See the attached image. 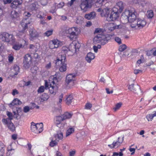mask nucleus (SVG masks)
Here are the masks:
<instances>
[{"label": "nucleus", "instance_id": "obj_47", "mask_svg": "<svg viewBox=\"0 0 156 156\" xmlns=\"http://www.w3.org/2000/svg\"><path fill=\"white\" fill-rule=\"evenodd\" d=\"M57 144V141L56 140H52L50 143V145L52 147H54Z\"/></svg>", "mask_w": 156, "mask_h": 156}, {"label": "nucleus", "instance_id": "obj_17", "mask_svg": "<svg viewBox=\"0 0 156 156\" xmlns=\"http://www.w3.org/2000/svg\"><path fill=\"white\" fill-rule=\"evenodd\" d=\"M119 13L111 12L109 17H108L107 20L108 21H113L116 20L119 17Z\"/></svg>", "mask_w": 156, "mask_h": 156}, {"label": "nucleus", "instance_id": "obj_26", "mask_svg": "<svg viewBox=\"0 0 156 156\" xmlns=\"http://www.w3.org/2000/svg\"><path fill=\"white\" fill-rule=\"evenodd\" d=\"M64 120L62 116H58L56 117L55 119V122L57 125H58L60 124Z\"/></svg>", "mask_w": 156, "mask_h": 156}, {"label": "nucleus", "instance_id": "obj_52", "mask_svg": "<svg viewBox=\"0 0 156 156\" xmlns=\"http://www.w3.org/2000/svg\"><path fill=\"white\" fill-rule=\"evenodd\" d=\"M92 106L91 104L89 103H87L85 105V108L88 109H90Z\"/></svg>", "mask_w": 156, "mask_h": 156}, {"label": "nucleus", "instance_id": "obj_51", "mask_svg": "<svg viewBox=\"0 0 156 156\" xmlns=\"http://www.w3.org/2000/svg\"><path fill=\"white\" fill-rule=\"evenodd\" d=\"M115 41L119 44H122V41L121 39L118 37H116L115 38Z\"/></svg>", "mask_w": 156, "mask_h": 156}, {"label": "nucleus", "instance_id": "obj_16", "mask_svg": "<svg viewBox=\"0 0 156 156\" xmlns=\"http://www.w3.org/2000/svg\"><path fill=\"white\" fill-rule=\"evenodd\" d=\"M29 35L30 39L32 40L38 37L39 34L35 29L32 28L29 30Z\"/></svg>", "mask_w": 156, "mask_h": 156}, {"label": "nucleus", "instance_id": "obj_63", "mask_svg": "<svg viewBox=\"0 0 156 156\" xmlns=\"http://www.w3.org/2000/svg\"><path fill=\"white\" fill-rule=\"evenodd\" d=\"M9 57V62H12L13 59V56L11 55H9L8 56Z\"/></svg>", "mask_w": 156, "mask_h": 156}, {"label": "nucleus", "instance_id": "obj_30", "mask_svg": "<svg viewBox=\"0 0 156 156\" xmlns=\"http://www.w3.org/2000/svg\"><path fill=\"white\" fill-rule=\"evenodd\" d=\"M116 6L119 9V12H121L124 8L123 3L122 2H119Z\"/></svg>", "mask_w": 156, "mask_h": 156}, {"label": "nucleus", "instance_id": "obj_8", "mask_svg": "<svg viewBox=\"0 0 156 156\" xmlns=\"http://www.w3.org/2000/svg\"><path fill=\"white\" fill-rule=\"evenodd\" d=\"M75 75L72 74L68 75L66 80L65 84L67 87L71 88L74 85Z\"/></svg>", "mask_w": 156, "mask_h": 156}, {"label": "nucleus", "instance_id": "obj_28", "mask_svg": "<svg viewBox=\"0 0 156 156\" xmlns=\"http://www.w3.org/2000/svg\"><path fill=\"white\" fill-rule=\"evenodd\" d=\"M73 100V95L70 94L67 96L66 100V104L68 105H70L72 102Z\"/></svg>", "mask_w": 156, "mask_h": 156}, {"label": "nucleus", "instance_id": "obj_53", "mask_svg": "<svg viewBox=\"0 0 156 156\" xmlns=\"http://www.w3.org/2000/svg\"><path fill=\"white\" fill-rule=\"evenodd\" d=\"M29 107L28 106H26L23 108V111L25 113H27L30 111Z\"/></svg>", "mask_w": 156, "mask_h": 156}, {"label": "nucleus", "instance_id": "obj_44", "mask_svg": "<svg viewBox=\"0 0 156 156\" xmlns=\"http://www.w3.org/2000/svg\"><path fill=\"white\" fill-rule=\"evenodd\" d=\"M83 19L81 17L78 18L76 20V23L77 24L82 23L83 21Z\"/></svg>", "mask_w": 156, "mask_h": 156}, {"label": "nucleus", "instance_id": "obj_19", "mask_svg": "<svg viewBox=\"0 0 156 156\" xmlns=\"http://www.w3.org/2000/svg\"><path fill=\"white\" fill-rule=\"evenodd\" d=\"M21 0H14L11 4V7L12 8L16 9L17 7L21 4Z\"/></svg>", "mask_w": 156, "mask_h": 156}, {"label": "nucleus", "instance_id": "obj_11", "mask_svg": "<svg viewBox=\"0 0 156 156\" xmlns=\"http://www.w3.org/2000/svg\"><path fill=\"white\" fill-rule=\"evenodd\" d=\"M2 121L4 124L7 125L9 129L11 131H14L15 130V126L10 120L8 119H3Z\"/></svg>", "mask_w": 156, "mask_h": 156}, {"label": "nucleus", "instance_id": "obj_38", "mask_svg": "<svg viewBox=\"0 0 156 156\" xmlns=\"http://www.w3.org/2000/svg\"><path fill=\"white\" fill-rule=\"evenodd\" d=\"M52 42H54L53 44L55 47L57 48L60 45V41L57 39H54L52 41Z\"/></svg>", "mask_w": 156, "mask_h": 156}, {"label": "nucleus", "instance_id": "obj_15", "mask_svg": "<svg viewBox=\"0 0 156 156\" xmlns=\"http://www.w3.org/2000/svg\"><path fill=\"white\" fill-rule=\"evenodd\" d=\"M22 43L23 44L16 43L13 45L12 48L16 50H18L20 48L24 47L25 45L28 44V42L24 40L22 41Z\"/></svg>", "mask_w": 156, "mask_h": 156}, {"label": "nucleus", "instance_id": "obj_21", "mask_svg": "<svg viewBox=\"0 0 156 156\" xmlns=\"http://www.w3.org/2000/svg\"><path fill=\"white\" fill-rule=\"evenodd\" d=\"M109 9L108 8H106L102 10L101 15L102 17H106L107 19L108 17L109 16Z\"/></svg>", "mask_w": 156, "mask_h": 156}, {"label": "nucleus", "instance_id": "obj_41", "mask_svg": "<svg viewBox=\"0 0 156 156\" xmlns=\"http://www.w3.org/2000/svg\"><path fill=\"white\" fill-rule=\"evenodd\" d=\"M127 47L125 44H122L119 47V51L121 52L123 51Z\"/></svg>", "mask_w": 156, "mask_h": 156}, {"label": "nucleus", "instance_id": "obj_2", "mask_svg": "<svg viewBox=\"0 0 156 156\" xmlns=\"http://www.w3.org/2000/svg\"><path fill=\"white\" fill-rule=\"evenodd\" d=\"M137 18V13L135 10H126L122 14L121 20L124 23L129 22L132 24L135 22Z\"/></svg>", "mask_w": 156, "mask_h": 156}, {"label": "nucleus", "instance_id": "obj_14", "mask_svg": "<svg viewBox=\"0 0 156 156\" xmlns=\"http://www.w3.org/2000/svg\"><path fill=\"white\" fill-rule=\"evenodd\" d=\"M71 32L70 39L72 40H75L79 34L78 29L75 27H72Z\"/></svg>", "mask_w": 156, "mask_h": 156}, {"label": "nucleus", "instance_id": "obj_9", "mask_svg": "<svg viewBox=\"0 0 156 156\" xmlns=\"http://www.w3.org/2000/svg\"><path fill=\"white\" fill-rule=\"evenodd\" d=\"M92 6L90 0H82L80 5V7L82 10L85 12L90 9Z\"/></svg>", "mask_w": 156, "mask_h": 156}, {"label": "nucleus", "instance_id": "obj_39", "mask_svg": "<svg viewBox=\"0 0 156 156\" xmlns=\"http://www.w3.org/2000/svg\"><path fill=\"white\" fill-rule=\"evenodd\" d=\"M106 1V0H97L96 2V5L97 6L98 5H100V6H101Z\"/></svg>", "mask_w": 156, "mask_h": 156}, {"label": "nucleus", "instance_id": "obj_22", "mask_svg": "<svg viewBox=\"0 0 156 156\" xmlns=\"http://www.w3.org/2000/svg\"><path fill=\"white\" fill-rule=\"evenodd\" d=\"M49 95L46 93L43 94L39 98V100L40 101V102L38 103H41L44 101L47 100L49 98Z\"/></svg>", "mask_w": 156, "mask_h": 156}, {"label": "nucleus", "instance_id": "obj_46", "mask_svg": "<svg viewBox=\"0 0 156 156\" xmlns=\"http://www.w3.org/2000/svg\"><path fill=\"white\" fill-rule=\"evenodd\" d=\"M14 153V150L13 149H11L8 150L6 153L7 156H10Z\"/></svg>", "mask_w": 156, "mask_h": 156}, {"label": "nucleus", "instance_id": "obj_35", "mask_svg": "<svg viewBox=\"0 0 156 156\" xmlns=\"http://www.w3.org/2000/svg\"><path fill=\"white\" fill-rule=\"evenodd\" d=\"M11 16L13 19H17L19 17V14L16 11L13 10L11 12Z\"/></svg>", "mask_w": 156, "mask_h": 156}, {"label": "nucleus", "instance_id": "obj_55", "mask_svg": "<svg viewBox=\"0 0 156 156\" xmlns=\"http://www.w3.org/2000/svg\"><path fill=\"white\" fill-rule=\"evenodd\" d=\"M64 5V3L63 2H61L59 3L57 5V7L58 8H60L62 7Z\"/></svg>", "mask_w": 156, "mask_h": 156}, {"label": "nucleus", "instance_id": "obj_59", "mask_svg": "<svg viewBox=\"0 0 156 156\" xmlns=\"http://www.w3.org/2000/svg\"><path fill=\"white\" fill-rule=\"evenodd\" d=\"M51 67V63L50 62H49L45 66V68L47 69H50Z\"/></svg>", "mask_w": 156, "mask_h": 156}, {"label": "nucleus", "instance_id": "obj_7", "mask_svg": "<svg viewBox=\"0 0 156 156\" xmlns=\"http://www.w3.org/2000/svg\"><path fill=\"white\" fill-rule=\"evenodd\" d=\"M0 38L3 41L7 42L10 41L13 42L14 41V37L12 34H10L6 32H3L0 35Z\"/></svg>", "mask_w": 156, "mask_h": 156}, {"label": "nucleus", "instance_id": "obj_64", "mask_svg": "<svg viewBox=\"0 0 156 156\" xmlns=\"http://www.w3.org/2000/svg\"><path fill=\"white\" fill-rule=\"evenodd\" d=\"M75 153V152L74 151H72L69 152L70 156H74Z\"/></svg>", "mask_w": 156, "mask_h": 156}, {"label": "nucleus", "instance_id": "obj_34", "mask_svg": "<svg viewBox=\"0 0 156 156\" xmlns=\"http://www.w3.org/2000/svg\"><path fill=\"white\" fill-rule=\"evenodd\" d=\"M21 102L17 98L14 99L10 105H18L21 104Z\"/></svg>", "mask_w": 156, "mask_h": 156}, {"label": "nucleus", "instance_id": "obj_29", "mask_svg": "<svg viewBox=\"0 0 156 156\" xmlns=\"http://www.w3.org/2000/svg\"><path fill=\"white\" fill-rule=\"evenodd\" d=\"M73 115V114L71 112H66L62 115L64 120L67 119L71 118Z\"/></svg>", "mask_w": 156, "mask_h": 156}, {"label": "nucleus", "instance_id": "obj_1", "mask_svg": "<svg viewBox=\"0 0 156 156\" xmlns=\"http://www.w3.org/2000/svg\"><path fill=\"white\" fill-rule=\"evenodd\" d=\"M60 80V78L57 76L53 77V80L49 84L47 80H45V86H41L38 89L37 91L38 93H41L44 91V89H49L50 93L55 95L58 90L57 83Z\"/></svg>", "mask_w": 156, "mask_h": 156}, {"label": "nucleus", "instance_id": "obj_10", "mask_svg": "<svg viewBox=\"0 0 156 156\" xmlns=\"http://www.w3.org/2000/svg\"><path fill=\"white\" fill-rule=\"evenodd\" d=\"M31 63V57L29 54L26 55L24 57L23 66L26 68H29Z\"/></svg>", "mask_w": 156, "mask_h": 156}, {"label": "nucleus", "instance_id": "obj_4", "mask_svg": "<svg viewBox=\"0 0 156 156\" xmlns=\"http://www.w3.org/2000/svg\"><path fill=\"white\" fill-rule=\"evenodd\" d=\"M66 59V55L64 52L59 53L57 57V59L56 61L55 64L56 66H59V70L63 72L66 70V64L65 63Z\"/></svg>", "mask_w": 156, "mask_h": 156}, {"label": "nucleus", "instance_id": "obj_27", "mask_svg": "<svg viewBox=\"0 0 156 156\" xmlns=\"http://www.w3.org/2000/svg\"><path fill=\"white\" fill-rule=\"evenodd\" d=\"M54 137L56 140L58 141L59 140H61L63 138V134L62 133L60 132H58L56 134L54 135Z\"/></svg>", "mask_w": 156, "mask_h": 156}, {"label": "nucleus", "instance_id": "obj_49", "mask_svg": "<svg viewBox=\"0 0 156 156\" xmlns=\"http://www.w3.org/2000/svg\"><path fill=\"white\" fill-rule=\"evenodd\" d=\"M118 12H119V9L116 5L113 8L111 11L112 12H114L116 13H119Z\"/></svg>", "mask_w": 156, "mask_h": 156}, {"label": "nucleus", "instance_id": "obj_57", "mask_svg": "<svg viewBox=\"0 0 156 156\" xmlns=\"http://www.w3.org/2000/svg\"><path fill=\"white\" fill-rule=\"evenodd\" d=\"M18 94L19 92L16 89H15L13 90L12 94L13 96H15L16 94Z\"/></svg>", "mask_w": 156, "mask_h": 156}, {"label": "nucleus", "instance_id": "obj_6", "mask_svg": "<svg viewBox=\"0 0 156 156\" xmlns=\"http://www.w3.org/2000/svg\"><path fill=\"white\" fill-rule=\"evenodd\" d=\"M146 24V22L144 20L138 18L134 23L131 24V27L133 28L140 29L142 28Z\"/></svg>", "mask_w": 156, "mask_h": 156}, {"label": "nucleus", "instance_id": "obj_24", "mask_svg": "<svg viewBox=\"0 0 156 156\" xmlns=\"http://www.w3.org/2000/svg\"><path fill=\"white\" fill-rule=\"evenodd\" d=\"M31 131L37 134L39 133V132L38 131L37 129L36 124H35L34 122H32L31 123Z\"/></svg>", "mask_w": 156, "mask_h": 156}, {"label": "nucleus", "instance_id": "obj_48", "mask_svg": "<svg viewBox=\"0 0 156 156\" xmlns=\"http://www.w3.org/2000/svg\"><path fill=\"white\" fill-rule=\"evenodd\" d=\"M54 42H52V41H50L49 42V48L51 49H53L55 48H57L55 47V46H54V44H53Z\"/></svg>", "mask_w": 156, "mask_h": 156}, {"label": "nucleus", "instance_id": "obj_56", "mask_svg": "<svg viewBox=\"0 0 156 156\" xmlns=\"http://www.w3.org/2000/svg\"><path fill=\"white\" fill-rule=\"evenodd\" d=\"M63 95L62 94H61L58 97V102L59 103H61L62 100V98H63Z\"/></svg>", "mask_w": 156, "mask_h": 156}, {"label": "nucleus", "instance_id": "obj_62", "mask_svg": "<svg viewBox=\"0 0 156 156\" xmlns=\"http://www.w3.org/2000/svg\"><path fill=\"white\" fill-rule=\"evenodd\" d=\"M106 93L108 94H111V93H113V90H111L110 91H109V89L108 88H106Z\"/></svg>", "mask_w": 156, "mask_h": 156}, {"label": "nucleus", "instance_id": "obj_60", "mask_svg": "<svg viewBox=\"0 0 156 156\" xmlns=\"http://www.w3.org/2000/svg\"><path fill=\"white\" fill-rule=\"evenodd\" d=\"M12 1V0H3V2L4 4H6L7 3H11Z\"/></svg>", "mask_w": 156, "mask_h": 156}, {"label": "nucleus", "instance_id": "obj_54", "mask_svg": "<svg viewBox=\"0 0 156 156\" xmlns=\"http://www.w3.org/2000/svg\"><path fill=\"white\" fill-rule=\"evenodd\" d=\"M75 1V0H71L70 2H68L67 3V5L68 6L70 7L73 4V2Z\"/></svg>", "mask_w": 156, "mask_h": 156}, {"label": "nucleus", "instance_id": "obj_40", "mask_svg": "<svg viewBox=\"0 0 156 156\" xmlns=\"http://www.w3.org/2000/svg\"><path fill=\"white\" fill-rule=\"evenodd\" d=\"M122 105V103L121 102L115 105V107L113 108V109L114 110V111L115 112L117 110L119 109V108L121 107Z\"/></svg>", "mask_w": 156, "mask_h": 156}, {"label": "nucleus", "instance_id": "obj_45", "mask_svg": "<svg viewBox=\"0 0 156 156\" xmlns=\"http://www.w3.org/2000/svg\"><path fill=\"white\" fill-rule=\"evenodd\" d=\"M53 31L52 30L47 31L44 33V34L46 36L48 37L52 34Z\"/></svg>", "mask_w": 156, "mask_h": 156}, {"label": "nucleus", "instance_id": "obj_32", "mask_svg": "<svg viewBox=\"0 0 156 156\" xmlns=\"http://www.w3.org/2000/svg\"><path fill=\"white\" fill-rule=\"evenodd\" d=\"M12 72L15 75H16L20 72V68L17 65H14L13 67Z\"/></svg>", "mask_w": 156, "mask_h": 156}, {"label": "nucleus", "instance_id": "obj_33", "mask_svg": "<svg viewBox=\"0 0 156 156\" xmlns=\"http://www.w3.org/2000/svg\"><path fill=\"white\" fill-rule=\"evenodd\" d=\"M72 30V27L71 28H67L65 30V33L66 34L67 37H69L70 39L71 37V32Z\"/></svg>", "mask_w": 156, "mask_h": 156}, {"label": "nucleus", "instance_id": "obj_42", "mask_svg": "<svg viewBox=\"0 0 156 156\" xmlns=\"http://www.w3.org/2000/svg\"><path fill=\"white\" fill-rule=\"evenodd\" d=\"M74 131V129L72 128H69L67 131L66 136H67L69 135L71 133H73Z\"/></svg>", "mask_w": 156, "mask_h": 156}, {"label": "nucleus", "instance_id": "obj_5", "mask_svg": "<svg viewBox=\"0 0 156 156\" xmlns=\"http://www.w3.org/2000/svg\"><path fill=\"white\" fill-rule=\"evenodd\" d=\"M30 23V22L29 18H24L20 22V26L19 27V32L17 33V35L20 37L24 36L25 33L27 31L28 26Z\"/></svg>", "mask_w": 156, "mask_h": 156}, {"label": "nucleus", "instance_id": "obj_23", "mask_svg": "<svg viewBox=\"0 0 156 156\" xmlns=\"http://www.w3.org/2000/svg\"><path fill=\"white\" fill-rule=\"evenodd\" d=\"M96 13L94 12H91L90 13L86 14L85 15L84 17L86 19L89 20L93 19L96 16Z\"/></svg>", "mask_w": 156, "mask_h": 156}, {"label": "nucleus", "instance_id": "obj_20", "mask_svg": "<svg viewBox=\"0 0 156 156\" xmlns=\"http://www.w3.org/2000/svg\"><path fill=\"white\" fill-rule=\"evenodd\" d=\"M95 58L94 54L91 52L88 53L86 57V60L88 63H90L91 61Z\"/></svg>", "mask_w": 156, "mask_h": 156}, {"label": "nucleus", "instance_id": "obj_37", "mask_svg": "<svg viewBox=\"0 0 156 156\" xmlns=\"http://www.w3.org/2000/svg\"><path fill=\"white\" fill-rule=\"evenodd\" d=\"M147 16L148 18H152L154 16L153 12L152 10H150L147 11Z\"/></svg>", "mask_w": 156, "mask_h": 156}, {"label": "nucleus", "instance_id": "obj_58", "mask_svg": "<svg viewBox=\"0 0 156 156\" xmlns=\"http://www.w3.org/2000/svg\"><path fill=\"white\" fill-rule=\"evenodd\" d=\"M40 2L41 5H44L47 4V0H41Z\"/></svg>", "mask_w": 156, "mask_h": 156}, {"label": "nucleus", "instance_id": "obj_3", "mask_svg": "<svg viewBox=\"0 0 156 156\" xmlns=\"http://www.w3.org/2000/svg\"><path fill=\"white\" fill-rule=\"evenodd\" d=\"M94 33H98L94 39V41L95 43H101L102 45H104L110 40V36L108 34L104 35L103 32V30L101 28H96L94 32Z\"/></svg>", "mask_w": 156, "mask_h": 156}, {"label": "nucleus", "instance_id": "obj_12", "mask_svg": "<svg viewBox=\"0 0 156 156\" xmlns=\"http://www.w3.org/2000/svg\"><path fill=\"white\" fill-rule=\"evenodd\" d=\"M80 46V44L78 43L76 44L72 43L69 46V50L73 54L76 52L77 50L79 49Z\"/></svg>", "mask_w": 156, "mask_h": 156}, {"label": "nucleus", "instance_id": "obj_13", "mask_svg": "<svg viewBox=\"0 0 156 156\" xmlns=\"http://www.w3.org/2000/svg\"><path fill=\"white\" fill-rule=\"evenodd\" d=\"M128 89L135 93H138L141 90L140 86L137 84L135 86L133 84L129 85Z\"/></svg>", "mask_w": 156, "mask_h": 156}, {"label": "nucleus", "instance_id": "obj_36", "mask_svg": "<svg viewBox=\"0 0 156 156\" xmlns=\"http://www.w3.org/2000/svg\"><path fill=\"white\" fill-rule=\"evenodd\" d=\"M37 9L36 5L35 3H32L30 5L29 7V9L30 11H33Z\"/></svg>", "mask_w": 156, "mask_h": 156}, {"label": "nucleus", "instance_id": "obj_31", "mask_svg": "<svg viewBox=\"0 0 156 156\" xmlns=\"http://www.w3.org/2000/svg\"><path fill=\"white\" fill-rule=\"evenodd\" d=\"M37 129L38 132L39 133L41 132L43 130V125L42 123H40L36 124Z\"/></svg>", "mask_w": 156, "mask_h": 156}, {"label": "nucleus", "instance_id": "obj_43", "mask_svg": "<svg viewBox=\"0 0 156 156\" xmlns=\"http://www.w3.org/2000/svg\"><path fill=\"white\" fill-rule=\"evenodd\" d=\"M6 114L9 117L8 118H7L6 119H9L10 120H11L12 119H13V115L11 112H10L9 111H7Z\"/></svg>", "mask_w": 156, "mask_h": 156}, {"label": "nucleus", "instance_id": "obj_61", "mask_svg": "<svg viewBox=\"0 0 156 156\" xmlns=\"http://www.w3.org/2000/svg\"><path fill=\"white\" fill-rule=\"evenodd\" d=\"M142 71L139 69H135L134 70V74H137L140 72H141Z\"/></svg>", "mask_w": 156, "mask_h": 156}, {"label": "nucleus", "instance_id": "obj_25", "mask_svg": "<svg viewBox=\"0 0 156 156\" xmlns=\"http://www.w3.org/2000/svg\"><path fill=\"white\" fill-rule=\"evenodd\" d=\"M156 116V111L153 112L152 114H148L146 116V118L148 121H151L154 117Z\"/></svg>", "mask_w": 156, "mask_h": 156}, {"label": "nucleus", "instance_id": "obj_50", "mask_svg": "<svg viewBox=\"0 0 156 156\" xmlns=\"http://www.w3.org/2000/svg\"><path fill=\"white\" fill-rule=\"evenodd\" d=\"M5 145L2 142L0 141V150L3 152V151H5Z\"/></svg>", "mask_w": 156, "mask_h": 156}, {"label": "nucleus", "instance_id": "obj_18", "mask_svg": "<svg viewBox=\"0 0 156 156\" xmlns=\"http://www.w3.org/2000/svg\"><path fill=\"white\" fill-rule=\"evenodd\" d=\"M124 136H121V137H119L116 141L113 142L112 145V147L114 148L115 146H119L122 143L123 140Z\"/></svg>", "mask_w": 156, "mask_h": 156}]
</instances>
